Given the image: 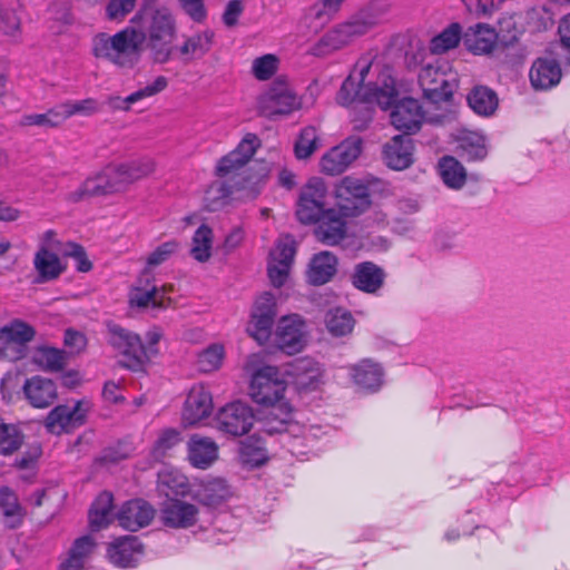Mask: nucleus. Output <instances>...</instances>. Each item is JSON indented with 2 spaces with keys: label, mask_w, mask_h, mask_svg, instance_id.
Returning <instances> with one entry per match:
<instances>
[{
  "label": "nucleus",
  "mask_w": 570,
  "mask_h": 570,
  "mask_svg": "<svg viewBox=\"0 0 570 570\" xmlns=\"http://www.w3.org/2000/svg\"><path fill=\"white\" fill-rule=\"evenodd\" d=\"M462 29L459 23H451L442 32L431 39L430 50L432 53L441 55L454 49L461 41Z\"/></svg>",
  "instance_id": "a18cd8bd"
},
{
  "label": "nucleus",
  "mask_w": 570,
  "mask_h": 570,
  "mask_svg": "<svg viewBox=\"0 0 570 570\" xmlns=\"http://www.w3.org/2000/svg\"><path fill=\"white\" fill-rule=\"evenodd\" d=\"M180 441L181 436L177 430H164L155 443L154 451L157 456L164 455L168 450L176 446Z\"/></svg>",
  "instance_id": "338daca9"
},
{
  "label": "nucleus",
  "mask_w": 570,
  "mask_h": 570,
  "mask_svg": "<svg viewBox=\"0 0 570 570\" xmlns=\"http://www.w3.org/2000/svg\"><path fill=\"white\" fill-rule=\"evenodd\" d=\"M464 42L473 53H488L497 42V32L488 24L478 23L466 30Z\"/></svg>",
  "instance_id": "72a5a7b5"
},
{
  "label": "nucleus",
  "mask_w": 570,
  "mask_h": 570,
  "mask_svg": "<svg viewBox=\"0 0 570 570\" xmlns=\"http://www.w3.org/2000/svg\"><path fill=\"white\" fill-rule=\"evenodd\" d=\"M529 77L535 89H550L559 83L561 68L554 59L539 58L533 62Z\"/></svg>",
  "instance_id": "c85d7f7f"
},
{
  "label": "nucleus",
  "mask_w": 570,
  "mask_h": 570,
  "mask_svg": "<svg viewBox=\"0 0 570 570\" xmlns=\"http://www.w3.org/2000/svg\"><path fill=\"white\" fill-rule=\"evenodd\" d=\"M168 86V80L164 76L156 77L151 82L147 83L142 88H139L135 92L128 96L129 101L137 102L139 100L150 98L157 94L164 91Z\"/></svg>",
  "instance_id": "69168bd1"
},
{
  "label": "nucleus",
  "mask_w": 570,
  "mask_h": 570,
  "mask_svg": "<svg viewBox=\"0 0 570 570\" xmlns=\"http://www.w3.org/2000/svg\"><path fill=\"white\" fill-rule=\"evenodd\" d=\"M136 3L137 0H108L105 7V17L111 22L121 23L132 12Z\"/></svg>",
  "instance_id": "052dcab7"
},
{
  "label": "nucleus",
  "mask_w": 570,
  "mask_h": 570,
  "mask_svg": "<svg viewBox=\"0 0 570 570\" xmlns=\"http://www.w3.org/2000/svg\"><path fill=\"white\" fill-rule=\"evenodd\" d=\"M179 248V243L168 240L158 245L147 257V268H155L167 262Z\"/></svg>",
  "instance_id": "680f3d73"
},
{
  "label": "nucleus",
  "mask_w": 570,
  "mask_h": 570,
  "mask_svg": "<svg viewBox=\"0 0 570 570\" xmlns=\"http://www.w3.org/2000/svg\"><path fill=\"white\" fill-rule=\"evenodd\" d=\"M384 277L382 268L372 262H364L355 266L352 283L357 289L374 294L383 286Z\"/></svg>",
  "instance_id": "7c9ffc66"
},
{
  "label": "nucleus",
  "mask_w": 570,
  "mask_h": 570,
  "mask_svg": "<svg viewBox=\"0 0 570 570\" xmlns=\"http://www.w3.org/2000/svg\"><path fill=\"white\" fill-rule=\"evenodd\" d=\"M65 122L60 105L55 106L45 114H31L26 115L22 118V125L24 126H39L53 128Z\"/></svg>",
  "instance_id": "603ef678"
},
{
  "label": "nucleus",
  "mask_w": 570,
  "mask_h": 570,
  "mask_svg": "<svg viewBox=\"0 0 570 570\" xmlns=\"http://www.w3.org/2000/svg\"><path fill=\"white\" fill-rule=\"evenodd\" d=\"M353 215H344L336 204V207L327 208V210L316 220L315 236L328 246L341 243L347 234L346 218Z\"/></svg>",
  "instance_id": "412c9836"
},
{
  "label": "nucleus",
  "mask_w": 570,
  "mask_h": 570,
  "mask_svg": "<svg viewBox=\"0 0 570 570\" xmlns=\"http://www.w3.org/2000/svg\"><path fill=\"white\" fill-rule=\"evenodd\" d=\"M112 194H115V191L110 184L106 168L104 167L100 171L86 178L76 190L70 193L69 199L72 202H80L89 197Z\"/></svg>",
  "instance_id": "2f4dec72"
},
{
  "label": "nucleus",
  "mask_w": 570,
  "mask_h": 570,
  "mask_svg": "<svg viewBox=\"0 0 570 570\" xmlns=\"http://www.w3.org/2000/svg\"><path fill=\"white\" fill-rule=\"evenodd\" d=\"M278 66L279 59L273 53H267L253 60L252 73L257 80H268L276 73Z\"/></svg>",
  "instance_id": "13d9d810"
},
{
  "label": "nucleus",
  "mask_w": 570,
  "mask_h": 570,
  "mask_svg": "<svg viewBox=\"0 0 570 570\" xmlns=\"http://www.w3.org/2000/svg\"><path fill=\"white\" fill-rule=\"evenodd\" d=\"M454 117V111L445 110L441 115L425 118L420 102L413 98H405L399 101L391 111V124L395 129L403 131L406 137L417 132L424 120L434 124H444Z\"/></svg>",
  "instance_id": "0eeeda50"
},
{
  "label": "nucleus",
  "mask_w": 570,
  "mask_h": 570,
  "mask_svg": "<svg viewBox=\"0 0 570 570\" xmlns=\"http://www.w3.org/2000/svg\"><path fill=\"white\" fill-rule=\"evenodd\" d=\"M95 547L96 543L91 537L78 538L60 562L59 570H82Z\"/></svg>",
  "instance_id": "f704fd0d"
},
{
  "label": "nucleus",
  "mask_w": 570,
  "mask_h": 570,
  "mask_svg": "<svg viewBox=\"0 0 570 570\" xmlns=\"http://www.w3.org/2000/svg\"><path fill=\"white\" fill-rule=\"evenodd\" d=\"M33 267L38 274V283L57 279L65 271L59 256L51 250H47L46 247H39L36 252Z\"/></svg>",
  "instance_id": "473e14b6"
},
{
  "label": "nucleus",
  "mask_w": 570,
  "mask_h": 570,
  "mask_svg": "<svg viewBox=\"0 0 570 570\" xmlns=\"http://www.w3.org/2000/svg\"><path fill=\"white\" fill-rule=\"evenodd\" d=\"M157 489L167 499L170 495L193 494V483L188 482L185 474L174 468H164L158 473Z\"/></svg>",
  "instance_id": "c756f323"
},
{
  "label": "nucleus",
  "mask_w": 570,
  "mask_h": 570,
  "mask_svg": "<svg viewBox=\"0 0 570 570\" xmlns=\"http://www.w3.org/2000/svg\"><path fill=\"white\" fill-rule=\"evenodd\" d=\"M108 343L122 357L124 367L139 371L148 362V352L139 335L118 325L108 326Z\"/></svg>",
  "instance_id": "6e6552de"
},
{
  "label": "nucleus",
  "mask_w": 570,
  "mask_h": 570,
  "mask_svg": "<svg viewBox=\"0 0 570 570\" xmlns=\"http://www.w3.org/2000/svg\"><path fill=\"white\" fill-rule=\"evenodd\" d=\"M35 334V328L20 320L3 325L0 328V360L13 362L23 358Z\"/></svg>",
  "instance_id": "1a4fd4ad"
},
{
  "label": "nucleus",
  "mask_w": 570,
  "mask_h": 570,
  "mask_svg": "<svg viewBox=\"0 0 570 570\" xmlns=\"http://www.w3.org/2000/svg\"><path fill=\"white\" fill-rule=\"evenodd\" d=\"M468 104L475 114L490 117L498 109L499 99L489 87L478 86L468 95Z\"/></svg>",
  "instance_id": "4c0bfd02"
},
{
  "label": "nucleus",
  "mask_w": 570,
  "mask_h": 570,
  "mask_svg": "<svg viewBox=\"0 0 570 570\" xmlns=\"http://www.w3.org/2000/svg\"><path fill=\"white\" fill-rule=\"evenodd\" d=\"M337 205L344 215H358L370 205L368 188L360 179L345 177L336 188Z\"/></svg>",
  "instance_id": "2eb2a0df"
},
{
  "label": "nucleus",
  "mask_w": 570,
  "mask_h": 570,
  "mask_svg": "<svg viewBox=\"0 0 570 570\" xmlns=\"http://www.w3.org/2000/svg\"><path fill=\"white\" fill-rule=\"evenodd\" d=\"M285 374L299 391H314L324 383V367L317 361L303 357L289 363Z\"/></svg>",
  "instance_id": "6ab92c4d"
},
{
  "label": "nucleus",
  "mask_w": 570,
  "mask_h": 570,
  "mask_svg": "<svg viewBox=\"0 0 570 570\" xmlns=\"http://www.w3.org/2000/svg\"><path fill=\"white\" fill-rule=\"evenodd\" d=\"M180 8L194 22L203 23L207 19V8L204 0H178Z\"/></svg>",
  "instance_id": "774afa93"
},
{
  "label": "nucleus",
  "mask_w": 570,
  "mask_h": 570,
  "mask_svg": "<svg viewBox=\"0 0 570 570\" xmlns=\"http://www.w3.org/2000/svg\"><path fill=\"white\" fill-rule=\"evenodd\" d=\"M324 325L327 333L333 337H345L352 334L355 326V318L345 308H331L324 316Z\"/></svg>",
  "instance_id": "e433bc0d"
},
{
  "label": "nucleus",
  "mask_w": 570,
  "mask_h": 570,
  "mask_svg": "<svg viewBox=\"0 0 570 570\" xmlns=\"http://www.w3.org/2000/svg\"><path fill=\"white\" fill-rule=\"evenodd\" d=\"M23 392L29 403L39 409L48 407L57 399L55 383L42 376H32L23 384Z\"/></svg>",
  "instance_id": "bb28decb"
},
{
  "label": "nucleus",
  "mask_w": 570,
  "mask_h": 570,
  "mask_svg": "<svg viewBox=\"0 0 570 570\" xmlns=\"http://www.w3.org/2000/svg\"><path fill=\"white\" fill-rule=\"evenodd\" d=\"M372 69V62L368 58L358 59L350 73L342 83L337 94V102L347 106L354 101L377 104L385 109L392 105L396 96L394 79L383 72L376 82H366V77Z\"/></svg>",
  "instance_id": "20e7f679"
},
{
  "label": "nucleus",
  "mask_w": 570,
  "mask_h": 570,
  "mask_svg": "<svg viewBox=\"0 0 570 570\" xmlns=\"http://www.w3.org/2000/svg\"><path fill=\"white\" fill-rule=\"evenodd\" d=\"M121 163L131 185L142 178L148 177L156 169V163L150 157H140Z\"/></svg>",
  "instance_id": "3c124183"
},
{
  "label": "nucleus",
  "mask_w": 570,
  "mask_h": 570,
  "mask_svg": "<svg viewBox=\"0 0 570 570\" xmlns=\"http://www.w3.org/2000/svg\"><path fill=\"white\" fill-rule=\"evenodd\" d=\"M23 436L12 424H0V455H10L22 444Z\"/></svg>",
  "instance_id": "864d4df0"
},
{
  "label": "nucleus",
  "mask_w": 570,
  "mask_h": 570,
  "mask_svg": "<svg viewBox=\"0 0 570 570\" xmlns=\"http://www.w3.org/2000/svg\"><path fill=\"white\" fill-rule=\"evenodd\" d=\"M238 456L244 465L255 468L266 461L267 452L261 439L250 436L239 443Z\"/></svg>",
  "instance_id": "c03bdc74"
},
{
  "label": "nucleus",
  "mask_w": 570,
  "mask_h": 570,
  "mask_svg": "<svg viewBox=\"0 0 570 570\" xmlns=\"http://www.w3.org/2000/svg\"><path fill=\"white\" fill-rule=\"evenodd\" d=\"M299 196L308 198L315 203H322L325 206V199L327 196V187L322 178L312 177L302 187Z\"/></svg>",
  "instance_id": "0e129e2a"
},
{
  "label": "nucleus",
  "mask_w": 570,
  "mask_h": 570,
  "mask_svg": "<svg viewBox=\"0 0 570 570\" xmlns=\"http://www.w3.org/2000/svg\"><path fill=\"white\" fill-rule=\"evenodd\" d=\"M142 556V546L137 537L125 535L112 541L107 549L108 560L119 568L135 567Z\"/></svg>",
  "instance_id": "5701e85b"
},
{
  "label": "nucleus",
  "mask_w": 570,
  "mask_h": 570,
  "mask_svg": "<svg viewBox=\"0 0 570 570\" xmlns=\"http://www.w3.org/2000/svg\"><path fill=\"white\" fill-rule=\"evenodd\" d=\"M225 358V348L222 344H212L198 354L197 366L204 373L218 370Z\"/></svg>",
  "instance_id": "09e8293b"
},
{
  "label": "nucleus",
  "mask_w": 570,
  "mask_h": 570,
  "mask_svg": "<svg viewBox=\"0 0 570 570\" xmlns=\"http://www.w3.org/2000/svg\"><path fill=\"white\" fill-rule=\"evenodd\" d=\"M154 508L144 500L126 502L117 513L119 525L129 531H137L154 519Z\"/></svg>",
  "instance_id": "393cba45"
},
{
  "label": "nucleus",
  "mask_w": 570,
  "mask_h": 570,
  "mask_svg": "<svg viewBox=\"0 0 570 570\" xmlns=\"http://www.w3.org/2000/svg\"><path fill=\"white\" fill-rule=\"evenodd\" d=\"M301 106L297 96L285 85H275L258 100V108L265 116L287 115Z\"/></svg>",
  "instance_id": "aec40b11"
},
{
  "label": "nucleus",
  "mask_w": 570,
  "mask_h": 570,
  "mask_svg": "<svg viewBox=\"0 0 570 570\" xmlns=\"http://www.w3.org/2000/svg\"><path fill=\"white\" fill-rule=\"evenodd\" d=\"M218 444L209 436L193 434L187 442V460L200 470L210 468L218 459Z\"/></svg>",
  "instance_id": "b1692460"
},
{
  "label": "nucleus",
  "mask_w": 570,
  "mask_h": 570,
  "mask_svg": "<svg viewBox=\"0 0 570 570\" xmlns=\"http://www.w3.org/2000/svg\"><path fill=\"white\" fill-rule=\"evenodd\" d=\"M213 230L207 225H200L191 240L190 255L194 259L204 263L212 256Z\"/></svg>",
  "instance_id": "49530a36"
},
{
  "label": "nucleus",
  "mask_w": 570,
  "mask_h": 570,
  "mask_svg": "<svg viewBox=\"0 0 570 570\" xmlns=\"http://www.w3.org/2000/svg\"><path fill=\"white\" fill-rule=\"evenodd\" d=\"M419 83L432 104L448 102L458 87V73L448 61H436L421 69Z\"/></svg>",
  "instance_id": "423d86ee"
},
{
  "label": "nucleus",
  "mask_w": 570,
  "mask_h": 570,
  "mask_svg": "<svg viewBox=\"0 0 570 570\" xmlns=\"http://www.w3.org/2000/svg\"><path fill=\"white\" fill-rule=\"evenodd\" d=\"M91 410L89 400H79L72 406L63 404L53 407L47 415L45 425L52 434L68 433L86 422Z\"/></svg>",
  "instance_id": "9b49d317"
},
{
  "label": "nucleus",
  "mask_w": 570,
  "mask_h": 570,
  "mask_svg": "<svg viewBox=\"0 0 570 570\" xmlns=\"http://www.w3.org/2000/svg\"><path fill=\"white\" fill-rule=\"evenodd\" d=\"M296 253V243L289 235L278 238L269 254L268 277L275 287L286 284Z\"/></svg>",
  "instance_id": "ddd939ff"
},
{
  "label": "nucleus",
  "mask_w": 570,
  "mask_h": 570,
  "mask_svg": "<svg viewBox=\"0 0 570 570\" xmlns=\"http://www.w3.org/2000/svg\"><path fill=\"white\" fill-rule=\"evenodd\" d=\"M0 511L3 523L11 529L18 528L24 518V511L17 495L9 488L0 490Z\"/></svg>",
  "instance_id": "a19ab883"
},
{
  "label": "nucleus",
  "mask_w": 570,
  "mask_h": 570,
  "mask_svg": "<svg viewBox=\"0 0 570 570\" xmlns=\"http://www.w3.org/2000/svg\"><path fill=\"white\" fill-rule=\"evenodd\" d=\"M112 494L109 492L100 493L91 505L89 511V523L94 530H100L107 527L112 520Z\"/></svg>",
  "instance_id": "79ce46f5"
},
{
  "label": "nucleus",
  "mask_w": 570,
  "mask_h": 570,
  "mask_svg": "<svg viewBox=\"0 0 570 570\" xmlns=\"http://www.w3.org/2000/svg\"><path fill=\"white\" fill-rule=\"evenodd\" d=\"M32 358L39 366L48 370H59L65 363L63 353L49 346L37 348Z\"/></svg>",
  "instance_id": "bf43d9fd"
},
{
  "label": "nucleus",
  "mask_w": 570,
  "mask_h": 570,
  "mask_svg": "<svg viewBox=\"0 0 570 570\" xmlns=\"http://www.w3.org/2000/svg\"><path fill=\"white\" fill-rule=\"evenodd\" d=\"M215 428L226 434L240 436L247 434L255 422L253 409L240 401L220 407L215 415Z\"/></svg>",
  "instance_id": "9d476101"
},
{
  "label": "nucleus",
  "mask_w": 570,
  "mask_h": 570,
  "mask_svg": "<svg viewBox=\"0 0 570 570\" xmlns=\"http://www.w3.org/2000/svg\"><path fill=\"white\" fill-rule=\"evenodd\" d=\"M456 142L460 155L469 160H480L488 155L485 137L476 131H460L456 136Z\"/></svg>",
  "instance_id": "c9c22d12"
},
{
  "label": "nucleus",
  "mask_w": 570,
  "mask_h": 570,
  "mask_svg": "<svg viewBox=\"0 0 570 570\" xmlns=\"http://www.w3.org/2000/svg\"><path fill=\"white\" fill-rule=\"evenodd\" d=\"M345 0H320L308 8L304 22L314 31L318 30L335 14Z\"/></svg>",
  "instance_id": "58836bf2"
},
{
  "label": "nucleus",
  "mask_w": 570,
  "mask_h": 570,
  "mask_svg": "<svg viewBox=\"0 0 570 570\" xmlns=\"http://www.w3.org/2000/svg\"><path fill=\"white\" fill-rule=\"evenodd\" d=\"M440 175L443 183L452 188L460 189L466 180V171L462 164L452 156H444L439 163Z\"/></svg>",
  "instance_id": "37998d69"
},
{
  "label": "nucleus",
  "mask_w": 570,
  "mask_h": 570,
  "mask_svg": "<svg viewBox=\"0 0 570 570\" xmlns=\"http://www.w3.org/2000/svg\"><path fill=\"white\" fill-rule=\"evenodd\" d=\"M274 318L261 314H250V321L247 326L248 334L261 345L265 344L272 335Z\"/></svg>",
  "instance_id": "5fc2aeb1"
},
{
  "label": "nucleus",
  "mask_w": 570,
  "mask_h": 570,
  "mask_svg": "<svg viewBox=\"0 0 570 570\" xmlns=\"http://www.w3.org/2000/svg\"><path fill=\"white\" fill-rule=\"evenodd\" d=\"M321 147L318 129L314 126L304 127L295 142L294 151L297 159H307Z\"/></svg>",
  "instance_id": "de8ad7c7"
},
{
  "label": "nucleus",
  "mask_w": 570,
  "mask_h": 570,
  "mask_svg": "<svg viewBox=\"0 0 570 570\" xmlns=\"http://www.w3.org/2000/svg\"><path fill=\"white\" fill-rule=\"evenodd\" d=\"M163 294L156 286L148 288L135 287L129 294V302L137 307L161 306Z\"/></svg>",
  "instance_id": "4d7b16f0"
},
{
  "label": "nucleus",
  "mask_w": 570,
  "mask_h": 570,
  "mask_svg": "<svg viewBox=\"0 0 570 570\" xmlns=\"http://www.w3.org/2000/svg\"><path fill=\"white\" fill-rule=\"evenodd\" d=\"M385 10L371 4L344 22L337 23L327 30L311 48V53L325 57L351 45L355 39L366 35L380 23Z\"/></svg>",
  "instance_id": "39448f33"
},
{
  "label": "nucleus",
  "mask_w": 570,
  "mask_h": 570,
  "mask_svg": "<svg viewBox=\"0 0 570 570\" xmlns=\"http://www.w3.org/2000/svg\"><path fill=\"white\" fill-rule=\"evenodd\" d=\"M322 203H315L303 196L298 197L296 206L297 219L303 224H314L326 212Z\"/></svg>",
  "instance_id": "6e6d98bb"
},
{
  "label": "nucleus",
  "mask_w": 570,
  "mask_h": 570,
  "mask_svg": "<svg viewBox=\"0 0 570 570\" xmlns=\"http://www.w3.org/2000/svg\"><path fill=\"white\" fill-rule=\"evenodd\" d=\"M414 144L410 137L397 135L385 144L383 159L394 170L409 168L414 160Z\"/></svg>",
  "instance_id": "a878e982"
},
{
  "label": "nucleus",
  "mask_w": 570,
  "mask_h": 570,
  "mask_svg": "<svg viewBox=\"0 0 570 570\" xmlns=\"http://www.w3.org/2000/svg\"><path fill=\"white\" fill-rule=\"evenodd\" d=\"M257 146L256 135L247 134L234 150L217 161L215 174L222 180L207 190V199L214 203L213 208L228 200L253 199L259 194L263 177L245 168Z\"/></svg>",
  "instance_id": "7ed1b4c3"
},
{
  "label": "nucleus",
  "mask_w": 570,
  "mask_h": 570,
  "mask_svg": "<svg viewBox=\"0 0 570 570\" xmlns=\"http://www.w3.org/2000/svg\"><path fill=\"white\" fill-rule=\"evenodd\" d=\"M191 497L203 505L218 508L234 497V490L224 478L207 476L193 483Z\"/></svg>",
  "instance_id": "dca6fc26"
},
{
  "label": "nucleus",
  "mask_w": 570,
  "mask_h": 570,
  "mask_svg": "<svg viewBox=\"0 0 570 570\" xmlns=\"http://www.w3.org/2000/svg\"><path fill=\"white\" fill-rule=\"evenodd\" d=\"M353 383L366 392H376L384 381V371L380 363L363 358L355 364L347 366Z\"/></svg>",
  "instance_id": "4be33fe9"
},
{
  "label": "nucleus",
  "mask_w": 570,
  "mask_h": 570,
  "mask_svg": "<svg viewBox=\"0 0 570 570\" xmlns=\"http://www.w3.org/2000/svg\"><path fill=\"white\" fill-rule=\"evenodd\" d=\"M363 141L360 137H348L331 148L320 160V168L326 175L344 173L361 155Z\"/></svg>",
  "instance_id": "f8f14e48"
},
{
  "label": "nucleus",
  "mask_w": 570,
  "mask_h": 570,
  "mask_svg": "<svg viewBox=\"0 0 570 570\" xmlns=\"http://www.w3.org/2000/svg\"><path fill=\"white\" fill-rule=\"evenodd\" d=\"M214 36L209 29L191 35L179 47V53L188 60L204 57L212 49Z\"/></svg>",
  "instance_id": "ea45409f"
},
{
  "label": "nucleus",
  "mask_w": 570,
  "mask_h": 570,
  "mask_svg": "<svg viewBox=\"0 0 570 570\" xmlns=\"http://www.w3.org/2000/svg\"><path fill=\"white\" fill-rule=\"evenodd\" d=\"M249 391L256 403L271 407L265 419V431L282 434V442L294 456L304 455L320 429L306 428L292 420V407L284 400L286 382L278 368L272 365L258 368L252 376Z\"/></svg>",
  "instance_id": "f03ea898"
},
{
  "label": "nucleus",
  "mask_w": 570,
  "mask_h": 570,
  "mask_svg": "<svg viewBox=\"0 0 570 570\" xmlns=\"http://www.w3.org/2000/svg\"><path fill=\"white\" fill-rule=\"evenodd\" d=\"M115 194L128 190L130 180L126 174L122 163H110L105 166Z\"/></svg>",
  "instance_id": "e2e57ef3"
},
{
  "label": "nucleus",
  "mask_w": 570,
  "mask_h": 570,
  "mask_svg": "<svg viewBox=\"0 0 570 570\" xmlns=\"http://www.w3.org/2000/svg\"><path fill=\"white\" fill-rule=\"evenodd\" d=\"M177 36L173 9L156 0H142L128 26L114 35L102 32L94 38L92 53L118 68L132 69L146 49L155 63L164 65L173 59Z\"/></svg>",
  "instance_id": "f257e3e1"
},
{
  "label": "nucleus",
  "mask_w": 570,
  "mask_h": 570,
  "mask_svg": "<svg viewBox=\"0 0 570 570\" xmlns=\"http://www.w3.org/2000/svg\"><path fill=\"white\" fill-rule=\"evenodd\" d=\"M214 410L213 394L204 384H195L187 393L183 407V422L197 425L208 419Z\"/></svg>",
  "instance_id": "f3484780"
},
{
  "label": "nucleus",
  "mask_w": 570,
  "mask_h": 570,
  "mask_svg": "<svg viewBox=\"0 0 570 570\" xmlns=\"http://www.w3.org/2000/svg\"><path fill=\"white\" fill-rule=\"evenodd\" d=\"M274 342L278 350L288 355L301 352L306 344L304 320L296 314L282 317L276 326Z\"/></svg>",
  "instance_id": "4468645a"
},
{
  "label": "nucleus",
  "mask_w": 570,
  "mask_h": 570,
  "mask_svg": "<svg viewBox=\"0 0 570 570\" xmlns=\"http://www.w3.org/2000/svg\"><path fill=\"white\" fill-rule=\"evenodd\" d=\"M336 271V256L327 250L320 252L312 257L306 272V278L312 285H323L333 278Z\"/></svg>",
  "instance_id": "cd10ccee"
},
{
  "label": "nucleus",
  "mask_w": 570,
  "mask_h": 570,
  "mask_svg": "<svg viewBox=\"0 0 570 570\" xmlns=\"http://www.w3.org/2000/svg\"><path fill=\"white\" fill-rule=\"evenodd\" d=\"M160 521L173 529H187L199 520V508L180 499H166L159 508Z\"/></svg>",
  "instance_id": "a211bd4d"
},
{
  "label": "nucleus",
  "mask_w": 570,
  "mask_h": 570,
  "mask_svg": "<svg viewBox=\"0 0 570 570\" xmlns=\"http://www.w3.org/2000/svg\"><path fill=\"white\" fill-rule=\"evenodd\" d=\"M65 121L73 116L89 117L99 111V104L94 98L82 100H67L60 104Z\"/></svg>",
  "instance_id": "8fccbe9b"
}]
</instances>
